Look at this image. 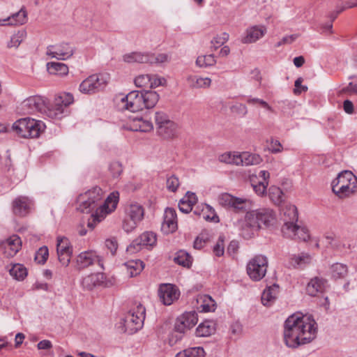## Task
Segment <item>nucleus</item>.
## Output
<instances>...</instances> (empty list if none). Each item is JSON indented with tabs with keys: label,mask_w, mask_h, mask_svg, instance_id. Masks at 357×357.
Returning <instances> with one entry per match:
<instances>
[{
	"label": "nucleus",
	"mask_w": 357,
	"mask_h": 357,
	"mask_svg": "<svg viewBox=\"0 0 357 357\" xmlns=\"http://www.w3.org/2000/svg\"><path fill=\"white\" fill-rule=\"evenodd\" d=\"M103 192L100 187L96 186L84 194L78 196L77 209L82 213H89L96 209L91 216L87 226L93 229L96 224L101 222L107 214L112 213L116 207L118 199L114 196H109L102 203Z\"/></svg>",
	"instance_id": "obj_1"
},
{
	"label": "nucleus",
	"mask_w": 357,
	"mask_h": 357,
	"mask_svg": "<svg viewBox=\"0 0 357 357\" xmlns=\"http://www.w3.org/2000/svg\"><path fill=\"white\" fill-rule=\"evenodd\" d=\"M316 322L311 315L292 314L284 322V340L288 347L296 348L299 345L312 342L317 334Z\"/></svg>",
	"instance_id": "obj_2"
},
{
	"label": "nucleus",
	"mask_w": 357,
	"mask_h": 357,
	"mask_svg": "<svg viewBox=\"0 0 357 357\" xmlns=\"http://www.w3.org/2000/svg\"><path fill=\"white\" fill-rule=\"evenodd\" d=\"M73 102V96L64 93L55 97L53 103L50 106L47 105L44 98L38 96L29 97L24 101L23 105L29 113L39 112L52 119H61L67 107Z\"/></svg>",
	"instance_id": "obj_3"
},
{
	"label": "nucleus",
	"mask_w": 357,
	"mask_h": 357,
	"mask_svg": "<svg viewBox=\"0 0 357 357\" xmlns=\"http://www.w3.org/2000/svg\"><path fill=\"white\" fill-rule=\"evenodd\" d=\"M159 100L154 91H132L121 99V109L137 112L153 108Z\"/></svg>",
	"instance_id": "obj_4"
},
{
	"label": "nucleus",
	"mask_w": 357,
	"mask_h": 357,
	"mask_svg": "<svg viewBox=\"0 0 357 357\" xmlns=\"http://www.w3.org/2000/svg\"><path fill=\"white\" fill-rule=\"evenodd\" d=\"M332 190L340 198L350 196L357 190V177L349 170L340 172L332 181Z\"/></svg>",
	"instance_id": "obj_5"
},
{
	"label": "nucleus",
	"mask_w": 357,
	"mask_h": 357,
	"mask_svg": "<svg viewBox=\"0 0 357 357\" xmlns=\"http://www.w3.org/2000/svg\"><path fill=\"white\" fill-rule=\"evenodd\" d=\"M45 123L29 117L20 119L13 125V130L20 137L37 138L44 132Z\"/></svg>",
	"instance_id": "obj_6"
},
{
	"label": "nucleus",
	"mask_w": 357,
	"mask_h": 357,
	"mask_svg": "<svg viewBox=\"0 0 357 357\" xmlns=\"http://www.w3.org/2000/svg\"><path fill=\"white\" fill-rule=\"evenodd\" d=\"M145 319V308L139 304L136 310H130L121 321V331L128 334H133L139 330Z\"/></svg>",
	"instance_id": "obj_7"
},
{
	"label": "nucleus",
	"mask_w": 357,
	"mask_h": 357,
	"mask_svg": "<svg viewBox=\"0 0 357 357\" xmlns=\"http://www.w3.org/2000/svg\"><path fill=\"white\" fill-rule=\"evenodd\" d=\"M123 59L126 63H161L167 61V55L165 54L155 55L149 52H133L123 55Z\"/></svg>",
	"instance_id": "obj_8"
},
{
	"label": "nucleus",
	"mask_w": 357,
	"mask_h": 357,
	"mask_svg": "<svg viewBox=\"0 0 357 357\" xmlns=\"http://www.w3.org/2000/svg\"><path fill=\"white\" fill-rule=\"evenodd\" d=\"M155 122L157 125L158 133L163 138L170 139L176 135L177 126L165 113L155 112Z\"/></svg>",
	"instance_id": "obj_9"
},
{
	"label": "nucleus",
	"mask_w": 357,
	"mask_h": 357,
	"mask_svg": "<svg viewBox=\"0 0 357 357\" xmlns=\"http://www.w3.org/2000/svg\"><path fill=\"white\" fill-rule=\"evenodd\" d=\"M268 259L264 255H257L247 265V273L255 281L261 280L266 275Z\"/></svg>",
	"instance_id": "obj_10"
},
{
	"label": "nucleus",
	"mask_w": 357,
	"mask_h": 357,
	"mask_svg": "<svg viewBox=\"0 0 357 357\" xmlns=\"http://www.w3.org/2000/svg\"><path fill=\"white\" fill-rule=\"evenodd\" d=\"M126 217L123 222V229L126 232L132 231L144 218V211L139 204H132L126 210Z\"/></svg>",
	"instance_id": "obj_11"
},
{
	"label": "nucleus",
	"mask_w": 357,
	"mask_h": 357,
	"mask_svg": "<svg viewBox=\"0 0 357 357\" xmlns=\"http://www.w3.org/2000/svg\"><path fill=\"white\" fill-rule=\"evenodd\" d=\"M107 84L102 75H93L85 79L79 85V91L86 94L99 92L105 89Z\"/></svg>",
	"instance_id": "obj_12"
},
{
	"label": "nucleus",
	"mask_w": 357,
	"mask_h": 357,
	"mask_svg": "<svg viewBox=\"0 0 357 357\" xmlns=\"http://www.w3.org/2000/svg\"><path fill=\"white\" fill-rule=\"evenodd\" d=\"M218 202L220 205L232 208L236 211H243L250 206L251 202L246 198L234 197L229 193H222L218 196Z\"/></svg>",
	"instance_id": "obj_13"
},
{
	"label": "nucleus",
	"mask_w": 357,
	"mask_h": 357,
	"mask_svg": "<svg viewBox=\"0 0 357 357\" xmlns=\"http://www.w3.org/2000/svg\"><path fill=\"white\" fill-rule=\"evenodd\" d=\"M197 321V314L195 312H185L178 317L174 324V332L180 334L178 338H181V335L184 334L187 330L195 326Z\"/></svg>",
	"instance_id": "obj_14"
},
{
	"label": "nucleus",
	"mask_w": 357,
	"mask_h": 357,
	"mask_svg": "<svg viewBox=\"0 0 357 357\" xmlns=\"http://www.w3.org/2000/svg\"><path fill=\"white\" fill-rule=\"evenodd\" d=\"M259 229L260 223L257 210L247 212L242 225L243 235L246 238H250L254 232Z\"/></svg>",
	"instance_id": "obj_15"
},
{
	"label": "nucleus",
	"mask_w": 357,
	"mask_h": 357,
	"mask_svg": "<svg viewBox=\"0 0 357 357\" xmlns=\"http://www.w3.org/2000/svg\"><path fill=\"white\" fill-rule=\"evenodd\" d=\"M74 52L73 47L68 43H61L58 45H50L47 48V55L59 60L70 58Z\"/></svg>",
	"instance_id": "obj_16"
},
{
	"label": "nucleus",
	"mask_w": 357,
	"mask_h": 357,
	"mask_svg": "<svg viewBox=\"0 0 357 357\" xmlns=\"http://www.w3.org/2000/svg\"><path fill=\"white\" fill-rule=\"evenodd\" d=\"M158 294L160 301L165 305H169L178 298L179 292L176 287L171 284H162L160 286Z\"/></svg>",
	"instance_id": "obj_17"
},
{
	"label": "nucleus",
	"mask_w": 357,
	"mask_h": 357,
	"mask_svg": "<svg viewBox=\"0 0 357 357\" xmlns=\"http://www.w3.org/2000/svg\"><path fill=\"white\" fill-rule=\"evenodd\" d=\"M95 264H98L101 268H103L102 259L95 251L89 250L81 252L77 257V264L79 268H84Z\"/></svg>",
	"instance_id": "obj_18"
},
{
	"label": "nucleus",
	"mask_w": 357,
	"mask_h": 357,
	"mask_svg": "<svg viewBox=\"0 0 357 357\" xmlns=\"http://www.w3.org/2000/svg\"><path fill=\"white\" fill-rule=\"evenodd\" d=\"M127 129L135 132H146L153 129V125L149 119L137 115L135 117L130 118L127 123Z\"/></svg>",
	"instance_id": "obj_19"
},
{
	"label": "nucleus",
	"mask_w": 357,
	"mask_h": 357,
	"mask_svg": "<svg viewBox=\"0 0 357 357\" xmlns=\"http://www.w3.org/2000/svg\"><path fill=\"white\" fill-rule=\"evenodd\" d=\"M32 201L26 197H18L15 199L12 204L13 211L18 216L26 215L31 210Z\"/></svg>",
	"instance_id": "obj_20"
},
{
	"label": "nucleus",
	"mask_w": 357,
	"mask_h": 357,
	"mask_svg": "<svg viewBox=\"0 0 357 357\" xmlns=\"http://www.w3.org/2000/svg\"><path fill=\"white\" fill-rule=\"evenodd\" d=\"M1 246L4 250V254L7 257H13L20 250L22 241L18 236L13 235L3 242Z\"/></svg>",
	"instance_id": "obj_21"
},
{
	"label": "nucleus",
	"mask_w": 357,
	"mask_h": 357,
	"mask_svg": "<svg viewBox=\"0 0 357 357\" xmlns=\"http://www.w3.org/2000/svg\"><path fill=\"white\" fill-rule=\"evenodd\" d=\"M177 228L176 213L172 208H167L165 211L162 229L165 233H172Z\"/></svg>",
	"instance_id": "obj_22"
},
{
	"label": "nucleus",
	"mask_w": 357,
	"mask_h": 357,
	"mask_svg": "<svg viewBox=\"0 0 357 357\" xmlns=\"http://www.w3.org/2000/svg\"><path fill=\"white\" fill-rule=\"evenodd\" d=\"M27 21V13L24 8L18 12L5 18L0 19V26H18L25 24Z\"/></svg>",
	"instance_id": "obj_23"
},
{
	"label": "nucleus",
	"mask_w": 357,
	"mask_h": 357,
	"mask_svg": "<svg viewBox=\"0 0 357 357\" xmlns=\"http://www.w3.org/2000/svg\"><path fill=\"white\" fill-rule=\"evenodd\" d=\"M266 33V29L263 26H253L247 29L245 36L241 38L245 44L255 43L262 38Z\"/></svg>",
	"instance_id": "obj_24"
},
{
	"label": "nucleus",
	"mask_w": 357,
	"mask_h": 357,
	"mask_svg": "<svg viewBox=\"0 0 357 357\" xmlns=\"http://www.w3.org/2000/svg\"><path fill=\"white\" fill-rule=\"evenodd\" d=\"M327 281L319 277L312 278L307 284V291L312 296H316L319 292H323L326 288Z\"/></svg>",
	"instance_id": "obj_25"
},
{
	"label": "nucleus",
	"mask_w": 357,
	"mask_h": 357,
	"mask_svg": "<svg viewBox=\"0 0 357 357\" xmlns=\"http://www.w3.org/2000/svg\"><path fill=\"white\" fill-rule=\"evenodd\" d=\"M105 280L104 275L100 273H93L84 277L82 281L83 288L91 290L96 286L100 285Z\"/></svg>",
	"instance_id": "obj_26"
},
{
	"label": "nucleus",
	"mask_w": 357,
	"mask_h": 357,
	"mask_svg": "<svg viewBox=\"0 0 357 357\" xmlns=\"http://www.w3.org/2000/svg\"><path fill=\"white\" fill-rule=\"evenodd\" d=\"M187 82L191 89H206L208 88L211 84V79L209 77H202L197 75H189L187 77Z\"/></svg>",
	"instance_id": "obj_27"
},
{
	"label": "nucleus",
	"mask_w": 357,
	"mask_h": 357,
	"mask_svg": "<svg viewBox=\"0 0 357 357\" xmlns=\"http://www.w3.org/2000/svg\"><path fill=\"white\" fill-rule=\"evenodd\" d=\"M260 228L262 225L268 227L273 225L275 220V215L273 210L270 208H260L257 210Z\"/></svg>",
	"instance_id": "obj_28"
},
{
	"label": "nucleus",
	"mask_w": 357,
	"mask_h": 357,
	"mask_svg": "<svg viewBox=\"0 0 357 357\" xmlns=\"http://www.w3.org/2000/svg\"><path fill=\"white\" fill-rule=\"evenodd\" d=\"M279 291V286L273 284L267 287L261 295V302L264 305H270L276 298Z\"/></svg>",
	"instance_id": "obj_29"
},
{
	"label": "nucleus",
	"mask_w": 357,
	"mask_h": 357,
	"mask_svg": "<svg viewBox=\"0 0 357 357\" xmlns=\"http://www.w3.org/2000/svg\"><path fill=\"white\" fill-rule=\"evenodd\" d=\"M330 273L333 279H342L347 275L348 267L342 263H335L331 266Z\"/></svg>",
	"instance_id": "obj_30"
},
{
	"label": "nucleus",
	"mask_w": 357,
	"mask_h": 357,
	"mask_svg": "<svg viewBox=\"0 0 357 357\" xmlns=\"http://www.w3.org/2000/svg\"><path fill=\"white\" fill-rule=\"evenodd\" d=\"M215 331L214 324L210 321H205L198 326L195 333L197 337H208L214 333Z\"/></svg>",
	"instance_id": "obj_31"
},
{
	"label": "nucleus",
	"mask_w": 357,
	"mask_h": 357,
	"mask_svg": "<svg viewBox=\"0 0 357 357\" xmlns=\"http://www.w3.org/2000/svg\"><path fill=\"white\" fill-rule=\"evenodd\" d=\"M26 37V32L25 30H20L15 33L10 39L7 42L6 47L9 49H17L22 41Z\"/></svg>",
	"instance_id": "obj_32"
},
{
	"label": "nucleus",
	"mask_w": 357,
	"mask_h": 357,
	"mask_svg": "<svg viewBox=\"0 0 357 357\" xmlns=\"http://www.w3.org/2000/svg\"><path fill=\"white\" fill-rule=\"evenodd\" d=\"M47 68L49 73L58 75H66L68 73V67L63 63L59 62H50L47 64Z\"/></svg>",
	"instance_id": "obj_33"
},
{
	"label": "nucleus",
	"mask_w": 357,
	"mask_h": 357,
	"mask_svg": "<svg viewBox=\"0 0 357 357\" xmlns=\"http://www.w3.org/2000/svg\"><path fill=\"white\" fill-rule=\"evenodd\" d=\"M297 208L294 205L286 206L283 208L284 222L296 223L298 221Z\"/></svg>",
	"instance_id": "obj_34"
},
{
	"label": "nucleus",
	"mask_w": 357,
	"mask_h": 357,
	"mask_svg": "<svg viewBox=\"0 0 357 357\" xmlns=\"http://www.w3.org/2000/svg\"><path fill=\"white\" fill-rule=\"evenodd\" d=\"M240 155V165L248 166L255 165L261 162V158L257 154H252L248 152L243 153Z\"/></svg>",
	"instance_id": "obj_35"
},
{
	"label": "nucleus",
	"mask_w": 357,
	"mask_h": 357,
	"mask_svg": "<svg viewBox=\"0 0 357 357\" xmlns=\"http://www.w3.org/2000/svg\"><path fill=\"white\" fill-rule=\"evenodd\" d=\"M205 351L202 347H191L178 352L175 357H204Z\"/></svg>",
	"instance_id": "obj_36"
},
{
	"label": "nucleus",
	"mask_w": 357,
	"mask_h": 357,
	"mask_svg": "<svg viewBox=\"0 0 357 357\" xmlns=\"http://www.w3.org/2000/svg\"><path fill=\"white\" fill-rule=\"evenodd\" d=\"M311 257L307 253L293 255L290 259V264L294 268H301L310 262Z\"/></svg>",
	"instance_id": "obj_37"
},
{
	"label": "nucleus",
	"mask_w": 357,
	"mask_h": 357,
	"mask_svg": "<svg viewBox=\"0 0 357 357\" xmlns=\"http://www.w3.org/2000/svg\"><path fill=\"white\" fill-rule=\"evenodd\" d=\"M174 261L184 267H189L192 261V257L184 250H179L176 252Z\"/></svg>",
	"instance_id": "obj_38"
},
{
	"label": "nucleus",
	"mask_w": 357,
	"mask_h": 357,
	"mask_svg": "<svg viewBox=\"0 0 357 357\" xmlns=\"http://www.w3.org/2000/svg\"><path fill=\"white\" fill-rule=\"evenodd\" d=\"M137 241L141 242L144 247H151L156 243V235L151 231L144 232L137 238Z\"/></svg>",
	"instance_id": "obj_39"
},
{
	"label": "nucleus",
	"mask_w": 357,
	"mask_h": 357,
	"mask_svg": "<svg viewBox=\"0 0 357 357\" xmlns=\"http://www.w3.org/2000/svg\"><path fill=\"white\" fill-rule=\"evenodd\" d=\"M219 161L226 164L239 165L240 155L235 153L227 152L219 156Z\"/></svg>",
	"instance_id": "obj_40"
},
{
	"label": "nucleus",
	"mask_w": 357,
	"mask_h": 357,
	"mask_svg": "<svg viewBox=\"0 0 357 357\" xmlns=\"http://www.w3.org/2000/svg\"><path fill=\"white\" fill-rule=\"evenodd\" d=\"M126 265L129 270L130 277H134L139 274L144 267L143 261L140 260L130 261L126 263Z\"/></svg>",
	"instance_id": "obj_41"
},
{
	"label": "nucleus",
	"mask_w": 357,
	"mask_h": 357,
	"mask_svg": "<svg viewBox=\"0 0 357 357\" xmlns=\"http://www.w3.org/2000/svg\"><path fill=\"white\" fill-rule=\"evenodd\" d=\"M268 196L275 204H280L283 201V192L276 186H271L268 189Z\"/></svg>",
	"instance_id": "obj_42"
},
{
	"label": "nucleus",
	"mask_w": 357,
	"mask_h": 357,
	"mask_svg": "<svg viewBox=\"0 0 357 357\" xmlns=\"http://www.w3.org/2000/svg\"><path fill=\"white\" fill-rule=\"evenodd\" d=\"M56 252L57 253L73 252V248L67 238L61 236L57 238Z\"/></svg>",
	"instance_id": "obj_43"
},
{
	"label": "nucleus",
	"mask_w": 357,
	"mask_h": 357,
	"mask_svg": "<svg viewBox=\"0 0 357 357\" xmlns=\"http://www.w3.org/2000/svg\"><path fill=\"white\" fill-rule=\"evenodd\" d=\"M216 63L213 54L199 56L196 60V64L200 68L212 66Z\"/></svg>",
	"instance_id": "obj_44"
},
{
	"label": "nucleus",
	"mask_w": 357,
	"mask_h": 357,
	"mask_svg": "<svg viewBox=\"0 0 357 357\" xmlns=\"http://www.w3.org/2000/svg\"><path fill=\"white\" fill-rule=\"evenodd\" d=\"M10 274L18 280H23L27 275L26 269L21 264H15L10 269Z\"/></svg>",
	"instance_id": "obj_45"
},
{
	"label": "nucleus",
	"mask_w": 357,
	"mask_h": 357,
	"mask_svg": "<svg viewBox=\"0 0 357 357\" xmlns=\"http://www.w3.org/2000/svg\"><path fill=\"white\" fill-rule=\"evenodd\" d=\"M298 226V225L296 223L285 222L282 227V232L285 237L294 238L295 237V233L296 232Z\"/></svg>",
	"instance_id": "obj_46"
},
{
	"label": "nucleus",
	"mask_w": 357,
	"mask_h": 357,
	"mask_svg": "<svg viewBox=\"0 0 357 357\" xmlns=\"http://www.w3.org/2000/svg\"><path fill=\"white\" fill-rule=\"evenodd\" d=\"M49 256L48 248L46 246H43L38 249L35 255V261L38 264H43L47 259Z\"/></svg>",
	"instance_id": "obj_47"
},
{
	"label": "nucleus",
	"mask_w": 357,
	"mask_h": 357,
	"mask_svg": "<svg viewBox=\"0 0 357 357\" xmlns=\"http://www.w3.org/2000/svg\"><path fill=\"white\" fill-rule=\"evenodd\" d=\"M179 185L178 178L176 175L173 174L167 178L166 187L169 191L175 192Z\"/></svg>",
	"instance_id": "obj_48"
},
{
	"label": "nucleus",
	"mask_w": 357,
	"mask_h": 357,
	"mask_svg": "<svg viewBox=\"0 0 357 357\" xmlns=\"http://www.w3.org/2000/svg\"><path fill=\"white\" fill-rule=\"evenodd\" d=\"M151 75H140L135 77V84L137 87H149L150 85Z\"/></svg>",
	"instance_id": "obj_49"
},
{
	"label": "nucleus",
	"mask_w": 357,
	"mask_h": 357,
	"mask_svg": "<svg viewBox=\"0 0 357 357\" xmlns=\"http://www.w3.org/2000/svg\"><path fill=\"white\" fill-rule=\"evenodd\" d=\"M203 301L204 303L201 305L202 311L212 312L215 310L214 301L211 299V297L208 296H204Z\"/></svg>",
	"instance_id": "obj_50"
},
{
	"label": "nucleus",
	"mask_w": 357,
	"mask_h": 357,
	"mask_svg": "<svg viewBox=\"0 0 357 357\" xmlns=\"http://www.w3.org/2000/svg\"><path fill=\"white\" fill-rule=\"evenodd\" d=\"M310 235L308 231L305 227L298 226L296 232L295 233V237L294 238L298 239L303 241H306L309 239Z\"/></svg>",
	"instance_id": "obj_51"
},
{
	"label": "nucleus",
	"mask_w": 357,
	"mask_h": 357,
	"mask_svg": "<svg viewBox=\"0 0 357 357\" xmlns=\"http://www.w3.org/2000/svg\"><path fill=\"white\" fill-rule=\"evenodd\" d=\"M166 84V79L163 77H158L156 75H151L150 88H156L159 86H164Z\"/></svg>",
	"instance_id": "obj_52"
},
{
	"label": "nucleus",
	"mask_w": 357,
	"mask_h": 357,
	"mask_svg": "<svg viewBox=\"0 0 357 357\" xmlns=\"http://www.w3.org/2000/svg\"><path fill=\"white\" fill-rule=\"evenodd\" d=\"M252 182L253 190L258 195L262 196L266 193L268 183L266 184L264 181H258L257 184H254V181Z\"/></svg>",
	"instance_id": "obj_53"
},
{
	"label": "nucleus",
	"mask_w": 357,
	"mask_h": 357,
	"mask_svg": "<svg viewBox=\"0 0 357 357\" xmlns=\"http://www.w3.org/2000/svg\"><path fill=\"white\" fill-rule=\"evenodd\" d=\"M213 252L218 257H221L224 255V240L222 237H219L216 244L213 247Z\"/></svg>",
	"instance_id": "obj_54"
},
{
	"label": "nucleus",
	"mask_w": 357,
	"mask_h": 357,
	"mask_svg": "<svg viewBox=\"0 0 357 357\" xmlns=\"http://www.w3.org/2000/svg\"><path fill=\"white\" fill-rule=\"evenodd\" d=\"M109 171L113 177H118L121 174L123 169L119 162H113L109 165Z\"/></svg>",
	"instance_id": "obj_55"
},
{
	"label": "nucleus",
	"mask_w": 357,
	"mask_h": 357,
	"mask_svg": "<svg viewBox=\"0 0 357 357\" xmlns=\"http://www.w3.org/2000/svg\"><path fill=\"white\" fill-rule=\"evenodd\" d=\"M247 102L248 104H250V105L259 104L261 107H263L266 108V109H268V111H271V112L273 111L272 107L266 101H264V100H263L261 99H259V98H249L247 100Z\"/></svg>",
	"instance_id": "obj_56"
},
{
	"label": "nucleus",
	"mask_w": 357,
	"mask_h": 357,
	"mask_svg": "<svg viewBox=\"0 0 357 357\" xmlns=\"http://www.w3.org/2000/svg\"><path fill=\"white\" fill-rule=\"evenodd\" d=\"M144 246L141 244V242H137L135 238L128 247L127 252L130 254H134L141 250Z\"/></svg>",
	"instance_id": "obj_57"
},
{
	"label": "nucleus",
	"mask_w": 357,
	"mask_h": 357,
	"mask_svg": "<svg viewBox=\"0 0 357 357\" xmlns=\"http://www.w3.org/2000/svg\"><path fill=\"white\" fill-rule=\"evenodd\" d=\"M72 253L73 252H68L57 253L58 259L63 266H68V264L70 261V257H71Z\"/></svg>",
	"instance_id": "obj_58"
},
{
	"label": "nucleus",
	"mask_w": 357,
	"mask_h": 357,
	"mask_svg": "<svg viewBox=\"0 0 357 357\" xmlns=\"http://www.w3.org/2000/svg\"><path fill=\"white\" fill-rule=\"evenodd\" d=\"M231 112L242 116L245 115L248 112L246 106L242 103H237L233 105L231 107Z\"/></svg>",
	"instance_id": "obj_59"
},
{
	"label": "nucleus",
	"mask_w": 357,
	"mask_h": 357,
	"mask_svg": "<svg viewBox=\"0 0 357 357\" xmlns=\"http://www.w3.org/2000/svg\"><path fill=\"white\" fill-rule=\"evenodd\" d=\"M268 149L271 153H277L282 151V146L278 140L271 139Z\"/></svg>",
	"instance_id": "obj_60"
},
{
	"label": "nucleus",
	"mask_w": 357,
	"mask_h": 357,
	"mask_svg": "<svg viewBox=\"0 0 357 357\" xmlns=\"http://www.w3.org/2000/svg\"><path fill=\"white\" fill-rule=\"evenodd\" d=\"M303 82V78L298 77L294 83L295 89H294V93L295 94H300L301 91H307V86H303L301 84Z\"/></svg>",
	"instance_id": "obj_61"
},
{
	"label": "nucleus",
	"mask_w": 357,
	"mask_h": 357,
	"mask_svg": "<svg viewBox=\"0 0 357 357\" xmlns=\"http://www.w3.org/2000/svg\"><path fill=\"white\" fill-rule=\"evenodd\" d=\"M105 245L108 250H110L111 253L114 255L117 250L118 243L115 238L107 239L105 241Z\"/></svg>",
	"instance_id": "obj_62"
},
{
	"label": "nucleus",
	"mask_w": 357,
	"mask_h": 357,
	"mask_svg": "<svg viewBox=\"0 0 357 357\" xmlns=\"http://www.w3.org/2000/svg\"><path fill=\"white\" fill-rule=\"evenodd\" d=\"M178 208H179V210L184 213H188L192 209V208L190 207V205L189 204H187L185 202L183 201L182 199H181L178 203Z\"/></svg>",
	"instance_id": "obj_63"
},
{
	"label": "nucleus",
	"mask_w": 357,
	"mask_h": 357,
	"mask_svg": "<svg viewBox=\"0 0 357 357\" xmlns=\"http://www.w3.org/2000/svg\"><path fill=\"white\" fill-rule=\"evenodd\" d=\"M342 92L357 95V84H354L352 82L349 83L348 86L342 89Z\"/></svg>",
	"instance_id": "obj_64"
}]
</instances>
